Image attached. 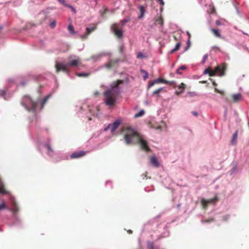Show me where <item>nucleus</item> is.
<instances>
[{"label": "nucleus", "mask_w": 249, "mask_h": 249, "mask_svg": "<svg viewBox=\"0 0 249 249\" xmlns=\"http://www.w3.org/2000/svg\"><path fill=\"white\" fill-rule=\"evenodd\" d=\"M122 131H126L124 139L127 144H139L142 150L145 152L150 151L147 142L134 130L128 127L126 129L123 128Z\"/></svg>", "instance_id": "obj_1"}, {"label": "nucleus", "mask_w": 249, "mask_h": 249, "mask_svg": "<svg viewBox=\"0 0 249 249\" xmlns=\"http://www.w3.org/2000/svg\"><path fill=\"white\" fill-rule=\"evenodd\" d=\"M123 83L122 80H117L112 82L110 85V89L104 92L105 103L107 105L113 106L116 101L117 97L120 94L119 85Z\"/></svg>", "instance_id": "obj_2"}, {"label": "nucleus", "mask_w": 249, "mask_h": 249, "mask_svg": "<svg viewBox=\"0 0 249 249\" xmlns=\"http://www.w3.org/2000/svg\"><path fill=\"white\" fill-rule=\"evenodd\" d=\"M226 68L225 64H222L216 67L213 70H212L210 68H208L205 70L204 73L208 74L210 76H213L216 74H218L219 76H223L225 74Z\"/></svg>", "instance_id": "obj_3"}, {"label": "nucleus", "mask_w": 249, "mask_h": 249, "mask_svg": "<svg viewBox=\"0 0 249 249\" xmlns=\"http://www.w3.org/2000/svg\"><path fill=\"white\" fill-rule=\"evenodd\" d=\"M22 104L29 111L35 110L37 106L36 103L34 102L29 96H24L23 97Z\"/></svg>", "instance_id": "obj_4"}, {"label": "nucleus", "mask_w": 249, "mask_h": 249, "mask_svg": "<svg viewBox=\"0 0 249 249\" xmlns=\"http://www.w3.org/2000/svg\"><path fill=\"white\" fill-rule=\"evenodd\" d=\"M111 30L113 34L119 38L122 37L123 33L122 31V26H121L119 23H114L111 26Z\"/></svg>", "instance_id": "obj_5"}, {"label": "nucleus", "mask_w": 249, "mask_h": 249, "mask_svg": "<svg viewBox=\"0 0 249 249\" xmlns=\"http://www.w3.org/2000/svg\"><path fill=\"white\" fill-rule=\"evenodd\" d=\"M69 61L67 63L69 67L78 66L81 63L80 59L78 57L75 56L71 55L69 57Z\"/></svg>", "instance_id": "obj_6"}, {"label": "nucleus", "mask_w": 249, "mask_h": 249, "mask_svg": "<svg viewBox=\"0 0 249 249\" xmlns=\"http://www.w3.org/2000/svg\"><path fill=\"white\" fill-rule=\"evenodd\" d=\"M121 122L120 120H117L113 124H109L108 126L105 128L104 131H107L109 129H110L111 133L113 134L115 132L116 130L118 128V127L121 124Z\"/></svg>", "instance_id": "obj_7"}, {"label": "nucleus", "mask_w": 249, "mask_h": 249, "mask_svg": "<svg viewBox=\"0 0 249 249\" xmlns=\"http://www.w3.org/2000/svg\"><path fill=\"white\" fill-rule=\"evenodd\" d=\"M120 61V59L118 58L109 59L105 66L108 69L116 68L118 67Z\"/></svg>", "instance_id": "obj_8"}, {"label": "nucleus", "mask_w": 249, "mask_h": 249, "mask_svg": "<svg viewBox=\"0 0 249 249\" xmlns=\"http://www.w3.org/2000/svg\"><path fill=\"white\" fill-rule=\"evenodd\" d=\"M68 67L69 66L67 65V64H63L60 63H57L55 66L56 71L57 73L60 71H63L64 72L69 73V70L68 68Z\"/></svg>", "instance_id": "obj_9"}, {"label": "nucleus", "mask_w": 249, "mask_h": 249, "mask_svg": "<svg viewBox=\"0 0 249 249\" xmlns=\"http://www.w3.org/2000/svg\"><path fill=\"white\" fill-rule=\"evenodd\" d=\"M87 152L84 151H76L73 153H72L71 155V159H76V158H81L84 156H85Z\"/></svg>", "instance_id": "obj_10"}, {"label": "nucleus", "mask_w": 249, "mask_h": 249, "mask_svg": "<svg viewBox=\"0 0 249 249\" xmlns=\"http://www.w3.org/2000/svg\"><path fill=\"white\" fill-rule=\"evenodd\" d=\"M154 81H155V83L156 84H158V83H164V84H170V85L173 86L174 87L176 86V83L175 81H169L166 80L165 79H163L161 78H158V79L155 80Z\"/></svg>", "instance_id": "obj_11"}, {"label": "nucleus", "mask_w": 249, "mask_h": 249, "mask_svg": "<svg viewBox=\"0 0 249 249\" xmlns=\"http://www.w3.org/2000/svg\"><path fill=\"white\" fill-rule=\"evenodd\" d=\"M217 200V197H215L214 198H213V199H210L209 200H206L205 199H202V201H201V203H202V205L203 206V207L205 208L207 207L208 206V204L209 203H212L215 201H216Z\"/></svg>", "instance_id": "obj_12"}, {"label": "nucleus", "mask_w": 249, "mask_h": 249, "mask_svg": "<svg viewBox=\"0 0 249 249\" xmlns=\"http://www.w3.org/2000/svg\"><path fill=\"white\" fill-rule=\"evenodd\" d=\"M150 161L151 164H152L155 167H158L159 166V162L155 156H152L150 158Z\"/></svg>", "instance_id": "obj_13"}, {"label": "nucleus", "mask_w": 249, "mask_h": 249, "mask_svg": "<svg viewBox=\"0 0 249 249\" xmlns=\"http://www.w3.org/2000/svg\"><path fill=\"white\" fill-rule=\"evenodd\" d=\"M231 97L233 102L237 103L241 99L242 96L240 93H237L232 94Z\"/></svg>", "instance_id": "obj_14"}, {"label": "nucleus", "mask_w": 249, "mask_h": 249, "mask_svg": "<svg viewBox=\"0 0 249 249\" xmlns=\"http://www.w3.org/2000/svg\"><path fill=\"white\" fill-rule=\"evenodd\" d=\"M211 32L216 37L218 38H222L221 36L220 33V31L218 29H215L213 28H211L210 29Z\"/></svg>", "instance_id": "obj_15"}, {"label": "nucleus", "mask_w": 249, "mask_h": 249, "mask_svg": "<svg viewBox=\"0 0 249 249\" xmlns=\"http://www.w3.org/2000/svg\"><path fill=\"white\" fill-rule=\"evenodd\" d=\"M238 136V130H236L233 134L231 142L232 145H234L236 143Z\"/></svg>", "instance_id": "obj_16"}, {"label": "nucleus", "mask_w": 249, "mask_h": 249, "mask_svg": "<svg viewBox=\"0 0 249 249\" xmlns=\"http://www.w3.org/2000/svg\"><path fill=\"white\" fill-rule=\"evenodd\" d=\"M97 28L96 25H94L91 27H88L86 28V32L89 35L92 32L94 31Z\"/></svg>", "instance_id": "obj_17"}, {"label": "nucleus", "mask_w": 249, "mask_h": 249, "mask_svg": "<svg viewBox=\"0 0 249 249\" xmlns=\"http://www.w3.org/2000/svg\"><path fill=\"white\" fill-rule=\"evenodd\" d=\"M155 24H160L161 26H162L163 24V20L162 17H160L158 18H157L155 22Z\"/></svg>", "instance_id": "obj_18"}, {"label": "nucleus", "mask_w": 249, "mask_h": 249, "mask_svg": "<svg viewBox=\"0 0 249 249\" xmlns=\"http://www.w3.org/2000/svg\"><path fill=\"white\" fill-rule=\"evenodd\" d=\"M139 10L140 11V15L139 16V18H141L143 17L144 14L145 13V9L144 7L143 6H139Z\"/></svg>", "instance_id": "obj_19"}, {"label": "nucleus", "mask_w": 249, "mask_h": 249, "mask_svg": "<svg viewBox=\"0 0 249 249\" xmlns=\"http://www.w3.org/2000/svg\"><path fill=\"white\" fill-rule=\"evenodd\" d=\"M0 193L2 194H6V191L5 189L4 185L2 182H0Z\"/></svg>", "instance_id": "obj_20"}, {"label": "nucleus", "mask_w": 249, "mask_h": 249, "mask_svg": "<svg viewBox=\"0 0 249 249\" xmlns=\"http://www.w3.org/2000/svg\"><path fill=\"white\" fill-rule=\"evenodd\" d=\"M181 46V44L180 43H177L175 46V47L174 49H172L171 51H170V53L172 54L173 53L175 52L178 50L180 48Z\"/></svg>", "instance_id": "obj_21"}, {"label": "nucleus", "mask_w": 249, "mask_h": 249, "mask_svg": "<svg viewBox=\"0 0 249 249\" xmlns=\"http://www.w3.org/2000/svg\"><path fill=\"white\" fill-rule=\"evenodd\" d=\"M141 73L143 74V79L144 80H145L148 77V72L144 70L141 69L140 70Z\"/></svg>", "instance_id": "obj_22"}, {"label": "nucleus", "mask_w": 249, "mask_h": 249, "mask_svg": "<svg viewBox=\"0 0 249 249\" xmlns=\"http://www.w3.org/2000/svg\"><path fill=\"white\" fill-rule=\"evenodd\" d=\"M163 88H159L158 89L155 90V91H153V95H156L157 97H159V93L161 92L162 90H163Z\"/></svg>", "instance_id": "obj_23"}, {"label": "nucleus", "mask_w": 249, "mask_h": 249, "mask_svg": "<svg viewBox=\"0 0 249 249\" xmlns=\"http://www.w3.org/2000/svg\"><path fill=\"white\" fill-rule=\"evenodd\" d=\"M68 29L69 31L71 34H73V35L76 34V32L74 31V27L72 25H71V24L69 25V26L68 27Z\"/></svg>", "instance_id": "obj_24"}, {"label": "nucleus", "mask_w": 249, "mask_h": 249, "mask_svg": "<svg viewBox=\"0 0 249 249\" xmlns=\"http://www.w3.org/2000/svg\"><path fill=\"white\" fill-rule=\"evenodd\" d=\"M108 12V9L106 6H104L102 9L100 11V13L102 17L104 16L105 14Z\"/></svg>", "instance_id": "obj_25"}, {"label": "nucleus", "mask_w": 249, "mask_h": 249, "mask_svg": "<svg viewBox=\"0 0 249 249\" xmlns=\"http://www.w3.org/2000/svg\"><path fill=\"white\" fill-rule=\"evenodd\" d=\"M45 147L47 148L48 150V154H49V155H51V153L53 152V150L52 148L51 145L49 143H46L45 144Z\"/></svg>", "instance_id": "obj_26"}, {"label": "nucleus", "mask_w": 249, "mask_h": 249, "mask_svg": "<svg viewBox=\"0 0 249 249\" xmlns=\"http://www.w3.org/2000/svg\"><path fill=\"white\" fill-rule=\"evenodd\" d=\"M144 113V111L143 110H141L138 113H136L134 115L135 118H138L142 116Z\"/></svg>", "instance_id": "obj_27"}, {"label": "nucleus", "mask_w": 249, "mask_h": 249, "mask_svg": "<svg viewBox=\"0 0 249 249\" xmlns=\"http://www.w3.org/2000/svg\"><path fill=\"white\" fill-rule=\"evenodd\" d=\"M147 249H154V243L152 242H147Z\"/></svg>", "instance_id": "obj_28"}, {"label": "nucleus", "mask_w": 249, "mask_h": 249, "mask_svg": "<svg viewBox=\"0 0 249 249\" xmlns=\"http://www.w3.org/2000/svg\"><path fill=\"white\" fill-rule=\"evenodd\" d=\"M214 221V218H210L208 219H206V220H201V222L202 223H209V222H213Z\"/></svg>", "instance_id": "obj_29"}, {"label": "nucleus", "mask_w": 249, "mask_h": 249, "mask_svg": "<svg viewBox=\"0 0 249 249\" xmlns=\"http://www.w3.org/2000/svg\"><path fill=\"white\" fill-rule=\"evenodd\" d=\"M76 75L79 77H87L89 75V74L88 73H77Z\"/></svg>", "instance_id": "obj_30"}, {"label": "nucleus", "mask_w": 249, "mask_h": 249, "mask_svg": "<svg viewBox=\"0 0 249 249\" xmlns=\"http://www.w3.org/2000/svg\"><path fill=\"white\" fill-rule=\"evenodd\" d=\"M178 88L179 89H182L184 90L186 88V85L183 83H182L178 86Z\"/></svg>", "instance_id": "obj_31"}, {"label": "nucleus", "mask_w": 249, "mask_h": 249, "mask_svg": "<svg viewBox=\"0 0 249 249\" xmlns=\"http://www.w3.org/2000/svg\"><path fill=\"white\" fill-rule=\"evenodd\" d=\"M56 21L53 20L50 23V26L51 28L53 29L56 26Z\"/></svg>", "instance_id": "obj_32"}, {"label": "nucleus", "mask_w": 249, "mask_h": 249, "mask_svg": "<svg viewBox=\"0 0 249 249\" xmlns=\"http://www.w3.org/2000/svg\"><path fill=\"white\" fill-rule=\"evenodd\" d=\"M49 98V96H46V97H45L44 98V99L43 100L42 102V107H43L45 104V103H46V102L47 101L48 98Z\"/></svg>", "instance_id": "obj_33"}, {"label": "nucleus", "mask_w": 249, "mask_h": 249, "mask_svg": "<svg viewBox=\"0 0 249 249\" xmlns=\"http://www.w3.org/2000/svg\"><path fill=\"white\" fill-rule=\"evenodd\" d=\"M6 208L5 203L4 202H2V203L0 204V211L5 209Z\"/></svg>", "instance_id": "obj_34"}, {"label": "nucleus", "mask_w": 249, "mask_h": 249, "mask_svg": "<svg viewBox=\"0 0 249 249\" xmlns=\"http://www.w3.org/2000/svg\"><path fill=\"white\" fill-rule=\"evenodd\" d=\"M214 90L217 93H219V94H221L222 95H224V92L223 90H220L216 88L214 89Z\"/></svg>", "instance_id": "obj_35"}, {"label": "nucleus", "mask_w": 249, "mask_h": 249, "mask_svg": "<svg viewBox=\"0 0 249 249\" xmlns=\"http://www.w3.org/2000/svg\"><path fill=\"white\" fill-rule=\"evenodd\" d=\"M58 1L61 3L62 4V5H63L64 6L67 7V5H68L69 4H67L66 3V1L65 0H58Z\"/></svg>", "instance_id": "obj_36"}, {"label": "nucleus", "mask_w": 249, "mask_h": 249, "mask_svg": "<svg viewBox=\"0 0 249 249\" xmlns=\"http://www.w3.org/2000/svg\"><path fill=\"white\" fill-rule=\"evenodd\" d=\"M155 84H156V83H155V81H151L150 82L149 84H148V89H149L151 87H152L153 86H154Z\"/></svg>", "instance_id": "obj_37"}, {"label": "nucleus", "mask_w": 249, "mask_h": 249, "mask_svg": "<svg viewBox=\"0 0 249 249\" xmlns=\"http://www.w3.org/2000/svg\"><path fill=\"white\" fill-rule=\"evenodd\" d=\"M67 7H68L70 9H71V10L74 13H76V10L73 7H72V6L70 5H67Z\"/></svg>", "instance_id": "obj_38"}, {"label": "nucleus", "mask_w": 249, "mask_h": 249, "mask_svg": "<svg viewBox=\"0 0 249 249\" xmlns=\"http://www.w3.org/2000/svg\"><path fill=\"white\" fill-rule=\"evenodd\" d=\"M190 45H191V42H190V40L189 39H188V41H187V47L186 48L185 51H186L190 47Z\"/></svg>", "instance_id": "obj_39"}, {"label": "nucleus", "mask_w": 249, "mask_h": 249, "mask_svg": "<svg viewBox=\"0 0 249 249\" xmlns=\"http://www.w3.org/2000/svg\"><path fill=\"white\" fill-rule=\"evenodd\" d=\"M143 57V55L142 53L139 52V53H138V54H137V58H142Z\"/></svg>", "instance_id": "obj_40"}, {"label": "nucleus", "mask_w": 249, "mask_h": 249, "mask_svg": "<svg viewBox=\"0 0 249 249\" xmlns=\"http://www.w3.org/2000/svg\"><path fill=\"white\" fill-rule=\"evenodd\" d=\"M184 90H182V89H180V90L179 91H176V94L177 95H179V94H180L181 93H183L184 92Z\"/></svg>", "instance_id": "obj_41"}, {"label": "nucleus", "mask_w": 249, "mask_h": 249, "mask_svg": "<svg viewBox=\"0 0 249 249\" xmlns=\"http://www.w3.org/2000/svg\"><path fill=\"white\" fill-rule=\"evenodd\" d=\"M88 35H89L86 32V33L81 36V38L82 39H85L87 38V37L88 36Z\"/></svg>", "instance_id": "obj_42"}, {"label": "nucleus", "mask_w": 249, "mask_h": 249, "mask_svg": "<svg viewBox=\"0 0 249 249\" xmlns=\"http://www.w3.org/2000/svg\"><path fill=\"white\" fill-rule=\"evenodd\" d=\"M208 57V54H205L204 55L203 58V63H205V61L207 60Z\"/></svg>", "instance_id": "obj_43"}, {"label": "nucleus", "mask_w": 249, "mask_h": 249, "mask_svg": "<svg viewBox=\"0 0 249 249\" xmlns=\"http://www.w3.org/2000/svg\"><path fill=\"white\" fill-rule=\"evenodd\" d=\"M128 21V20L124 19L121 21V22L123 23V25L122 26H123L124 24H125L126 23H127Z\"/></svg>", "instance_id": "obj_44"}, {"label": "nucleus", "mask_w": 249, "mask_h": 249, "mask_svg": "<svg viewBox=\"0 0 249 249\" xmlns=\"http://www.w3.org/2000/svg\"><path fill=\"white\" fill-rule=\"evenodd\" d=\"M178 69H180V70H185L186 69V67L184 65L181 66Z\"/></svg>", "instance_id": "obj_45"}, {"label": "nucleus", "mask_w": 249, "mask_h": 249, "mask_svg": "<svg viewBox=\"0 0 249 249\" xmlns=\"http://www.w3.org/2000/svg\"><path fill=\"white\" fill-rule=\"evenodd\" d=\"M161 5H164V2L163 0H158Z\"/></svg>", "instance_id": "obj_46"}, {"label": "nucleus", "mask_w": 249, "mask_h": 249, "mask_svg": "<svg viewBox=\"0 0 249 249\" xmlns=\"http://www.w3.org/2000/svg\"><path fill=\"white\" fill-rule=\"evenodd\" d=\"M192 113L193 115L195 116H198V113L196 111H192Z\"/></svg>", "instance_id": "obj_47"}, {"label": "nucleus", "mask_w": 249, "mask_h": 249, "mask_svg": "<svg viewBox=\"0 0 249 249\" xmlns=\"http://www.w3.org/2000/svg\"><path fill=\"white\" fill-rule=\"evenodd\" d=\"M215 23L217 26H219L221 24V22L219 20H216Z\"/></svg>", "instance_id": "obj_48"}, {"label": "nucleus", "mask_w": 249, "mask_h": 249, "mask_svg": "<svg viewBox=\"0 0 249 249\" xmlns=\"http://www.w3.org/2000/svg\"><path fill=\"white\" fill-rule=\"evenodd\" d=\"M223 99L226 102H230L229 100L228 99V98L227 97H223Z\"/></svg>", "instance_id": "obj_49"}, {"label": "nucleus", "mask_w": 249, "mask_h": 249, "mask_svg": "<svg viewBox=\"0 0 249 249\" xmlns=\"http://www.w3.org/2000/svg\"><path fill=\"white\" fill-rule=\"evenodd\" d=\"M176 72L178 74H181V72L180 71V69H177V71H176Z\"/></svg>", "instance_id": "obj_50"}, {"label": "nucleus", "mask_w": 249, "mask_h": 249, "mask_svg": "<svg viewBox=\"0 0 249 249\" xmlns=\"http://www.w3.org/2000/svg\"><path fill=\"white\" fill-rule=\"evenodd\" d=\"M187 34L188 36V39L190 40L191 38V34L189 32H187Z\"/></svg>", "instance_id": "obj_51"}, {"label": "nucleus", "mask_w": 249, "mask_h": 249, "mask_svg": "<svg viewBox=\"0 0 249 249\" xmlns=\"http://www.w3.org/2000/svg\"><path fill=\"white\" fill-rule=\"evenodd\" d=\"M213 49H216V50H219V47H217V46H214L213 47Z\"/></svg>", "instance_id": "obj_52"}, {"label": "nucleus", "mask_w": 249, "mask_h": 249, "mask_svg": "<svg viewBox=\"0 0 249 249\" xmlns=\"http://www.w3.org/2000/svg\"><path fill=\"white\" fill-rule=\"evenodd\" d=\"M213 85L214 86H217V84H216V83L215 82H213Z\"/></svg>", "instance_id": "obj_53"}, {"label": "nucleus", "mask_w": 249, "mask_h": 249, "mask_svg": "<svg viewBox=\"0 0 249 249\" xmlns=\"http://www.w3.org/2000/svg\"><path fill=\"white\" fill-rule=\"evenodd\" d=\"M128 233H132V231H131V230H129V231H128Z\"/></svg>", "instance_id": "obj_54"}, {"label": "nucleus", "mask_w": 249, "mask_h": 249, "mask_svg": "<svg viewBox=\"0 0 249 249\" xmlns=\"http://www.w3.org/2000/svg\"><path fill=\"white\" fill-rule=\"evenodd\" d=\"M174 39L176 40H177V38L175 37V36H174Z\"/></svg>", "instance_id": "obj_55"}, {"label": "nucleus", "mask_w": 249, "mask_h": 249, "mask_svg": "<svg viewBox=\"0 0 249 249\" xmlns=\"http://www.w3.org/2000/svg\"><path fill=\"white\" fill-rule=\"evenodd\" d=\"M26 84L25 83H23V82H22V83H21V84H22V85H24V84Z\"/></svg>", "instance_id": "obj_56"}]
</instances>
